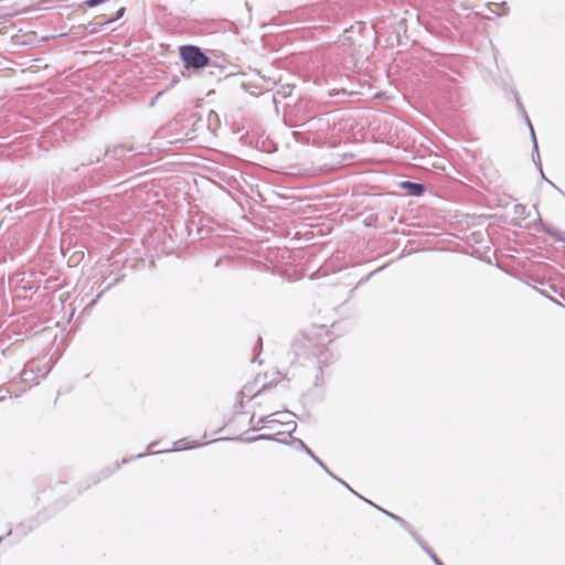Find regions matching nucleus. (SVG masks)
I'll return each instance as SVG.
<instances>
[{"instance_id":"8","label":"nucleus","mask_w":565,"mask_h":565,"mask_svg":"<svg viewBox=\"0 0 565 565\" xmlns=\"http://www.w3.org/2000/svg\"><path fill=\"white\" fill-rule=\"evenodd\" d=\"M257 393L255 392V387L252 384L245 385L238 393H237V402L236 407L243 408L245 401L252 399Z\"/></svg>"},{"instance_id":"37","label":"nucleus","mask_w":565,"mask_h":565,"mask_svg":"<svg viewBox=\"0 0 565 565\" xmlns=\"http://www.w3.org/2000/svg\"><path fill=\"white\" fill-rule=\"evenodd\" d=\"M134 458H128V459H124L121 463H128L129 461H131Z\"/></svg>"},{"instance_id":"2","label":"nucleus","mask_w":565,"mask_h":565,"mask_svg":"<svg viewBox=\"0 0 565 565\" xmlns=\"http://www.w3.org/2000/svg\"><path fill=\"white\" fill-rule=\"evenodd\" d=\"M179 53L186 68L201 70L210 64V57L196 45H182Z\"/></svg>"},{"instance_id":"24","label":"nucleus","mask_w":565,"mask_h":565,"mask_svg":"<svg viewBox=\"0 0 565 565\" xmlns=\"http://www.w3.org/2000/svg\"><path fill=\"white\" fill-rule=\"evenodd\" d=\"M411 535L415 539V541L419 544H422L424 541L419 535L416 534V532L411 527V531H408Z\"/></svg>"},{"instance_id":"11","label":"nucleus","mask_w":565,"mask_h":565,"mask_svg":"<svg viewBox=\"0 0 565 565\" xmlns=\"http://www.w3.org/2000/svg\"><path fill=\"white\" fill-rule=\"evenodd\" d=\"M401 188L407 190L408 193L414 196H420L425 191L424 184L412 181L402 182Z\"/></svg>"},{"instance_id":"4","label":"nucleus","mask_w":565,"mask_h":565,"mask_svg":"<svg viewBox=\"0 0 565 565\" xmlns=\"http://www.w3.org/2000/svg\"><path fill=\"white\" fill-rule=\"evenodd\" d=\"M329 116V114H323L319 117H312L309 120L300 124L298 127L306 128L311 136L312 142H316L328 134L331 127Z\"/></svg>"},{"instance_id":"31","label":"nucleus","mask_w":565,"mask_h":565,"mask_svg":"<svg viewBox=\"0 0 565 565\" xmlns=\"http://www.w3.org/2000/svg\"><path fill=\"white\" fill-rule=\"evenodd\" d=\"M103 291H100L96 298H99L102 296ZM97 299H93L92 302L88 305V307H93L96 303Z\"/></svg>"},{"instance_id":"14","label":"nucleus","mask_w":565,"mask_h":565,"mask_svg":"<svg viewBox=\"0 0 565 565\" xmlns=\"http://www.w3.org/2000/svg\"><path fill=\"white\" fill-rule=\"evenodd\" d=\"M294 139L300 143H309L312 141L310 134L306 128L292 132Z\"/></svg>"},{"instance_id":"29","label":"nucleus","mask_w":565,"mask_h":565,"mask_svg":"<svg viewBox=\"0 0 565 565\" xmlns=\"http://www.w3.org/2000/svg\"><path fill=\"white\" fill-rule=\"evenodd\" d=\"M428 556L433 559V562H434L435 564H437V562H440V559L438 558V556L436 555V553H435V552H433V553H431L430 555H428Z\"/></svg>"},{"instance_id":"23","label":"nucleus","mask_w":565,"mask_h":565,"mask_svg":"<svg viewBox=\"0 0 565 565\" xmlns=\"http://www.w3.org/2000/svg\"><path fill=\"white\" fill-rule=\"evenodd\" d=\"M324 471H328V467L323 463V461L317 457L315 454L310 456Z\"/></svg>"},{"instance_id":"9","label":"nucleus","mask_w":565,"mask_h":565,"mask_svg":"<svg viewBox=\"0 0 565 565\" xmlns=\"http://www.w3.org/2000/svg\"><path fill=\"white\" fill-rule=\"evenodd\" d=\"M131 149H126L124 146L121 145H118V146H115L113 148H108L106 151H105V159L106 160H116V161H120V160H124L125 156H126V152L127 151H130Z\"/></svg>"},{"instance_id":"3","label":"nucleus","mask_w":565,"mask_h":565,"mask_svg":"<svg viewBox=\"0 0 565 565\" xmlns=\"http://www.w3.org/2000/svg\"><path fill=\"white\" fill-rule=\"evenodd\" d=\"M50 371L51 367L46 363L40 365L36 361H29L18 375L20 381L24 383L28 388H31L33 385L39 384L41 380L45 379Z\"/></svg>"},{"instance_id":"30","label":"nucleus","mask_w":565,"mask_h":565,"mask_svg":"<svg viewBox=\"0 0 565 565\" xmlns=\"http://www.w3.org/2000/svg\"><path fill=\"white\" fill-rule=\"evenodd\" d=\"M339 482L343 484L345 488H348L350 491L354 492V490L345 481L340 479Z\"/></svg>"},{"instance_id":"19","label":"nucleus","mask_w":565,"mask_h":565,"mask_svg":"<svg viewBox=\"0 0 565 565\" xmlns=\"http://www.w3.org/2000/svg\"><path fill=\"white\" fill-rule=\"evenodd\" d=\"M292 444L298 450L305 451L308 456H313V451L301 439L294 438Z\"/></svg>"},{"instance_id":"21","label":"nucleus","mask_w":565,"mask_h":565,"mask_svg":"<svg viewBox=\"0 0 565 565\" xmlns=\"http://www.w3.org/2000/svg\"><path fill=\"white\" fill-rule=\"evenodd\" d=\"M353 94H355L354 90H349L347 88L332 89V90L329 92L330 96H340V95H342V96H351Z\"/></svg>"},{"instance_id":"15","label":"nucleus","mask_w":565,"mask_h":565,"mask_svg":"<svg viewBox=\"0 0 565 565\" xmlns=\"http://www.w3.org/2000/svg\"><path fill=\"white\" fill-rule=\"evenodd\" d=\"M545 233L556 242L565 243V233L559 228L550 226L545 228Z\"/></svg>"},{"instance_id":"28","label":"nucleus","mask_w":565,"mask_h":565,"mask_svg":"<svg viewBox=\"0 0 565 565\" xmlns=\"http://www.w3.org/2000/svg\"><path fill=\"white\" fill-rule=\"evenodd\" d=\"M9 393L8 388H0V401L4 399L7 394Z\"/></svg>"},{"instance_id":"33","label":"nucleus","mask_w":565,"mask_h":565,"mask_svg":"<svg viewBox=\"0 0 565 565\" xmlns=\"http://www.w3.org/2000/svg\"><path fill=\"white\" fill-rule=\"evenodd\" d=\"M330 477H332L333 479H335L337 481L340 480V478H338L337 476H334V473H332L329 469L328 471H326Z\"/></svg>"},{"instance_id":"25","label":"nucleus","mask_w":565,"mask_h":565,"mask_svg":"<svg viewBox=\"0 0 565 565\" xmlns=\"http://www.w3.org/2000/svg\"><path fill=\"white\" fill-rule=\"evenodd\" d=\"M419 546L423 548V551L427 554V555H430L434 551L425 543L423 542L422 544H419Z\"/></svg>"},{"instance_id":"17","label":"nucleus","mask_w":565,"mask_h":565,"mask_svg":"<svg viewBox=\"0 0 565 565\" xmlns=\"http://www.w3.org/2000/svg\"><path fill=\"white\" fill-rule=\"evenodd\" d=\"M376 509L381 510L384 514H386L387 516H390L391 519H393L394 521H396L398 524H401L406 531H411V525L408 522H406L404 519H402L401 516L394 514V513H391L380 507H376Z\"/></svg>"},{"instance_id":"18","label":"nucleus","mask_w":565,"mask_h":565,"mask_svg":"<svg viewBox=\"0 0 565 565\" xmlns=\"http://www.w3.org/2000/svg\"><path fill=\"white\" fill-rule=\"evenodd\" d=\"M200 445H201L200 443H195V444L191 445V444L186 443L184 439H181V440H178L174 443L173 450L191 449V448L199 447Z\"/></svg>"},{"instance_id":"35","label":"nucleus","mask_w":565,"mask_h":565,"mask_svg":"<svg viewBox=\"0 0 565 565\" xmlns=\"http://www.w3.org/2000/svg\"><path fill=\"white\" fill-rule=\"evenodd\" d=\"M353 493H354V495L360 497V498L362 499V497L360 495V493H358V492H355V491H354ZM363 500H364V498H363ZM365 501H366V502H369L370 504L374 505L375 508L377 507V505H375L374 503H372L371 501H369V500H366V499H365Z\"/></svg>"},{"instance_id":"16","label":"nucleus","mask_w":565,"mask_h":565,"mask_svg":"<svg viewBox=\"0 0 565 565\" xmlns=\"http://www.w3.org/2000/svg\"><path fill=\"white\" fill-rule=\"evenodd\" d=\"M125 10H126V9H125L124 7H121V8H119V9L117 10V12H116L115 17H113V18H110V19H108V20H105V21H103V22H97V23L95 24V26H94L93 31H98L100 26H104V25H106V24H108V23H111V22H114V21H116V20L120 19V18L124 15Z\"/></svg>"},{"instance_id":"7","label":"nucleus","mask_w":565,"mask_h":565,"mask_svg":"<svg viewBox=\"0 0 565 565\" xmlns=\"http://www.w3.org/2000/svg\"><path fill=\"white\" fill-rule=\"evenodd\" d=\"M279 415V413H274L267 416H262L256 418L255 415L250 417L249 424L252 425L253 429L259 430L264 429L263 425L265 424H275L278 420L276 419V416Z\"/></svg>"},{"instance_id":"1","label":"nucleus","mask_w":565,"mask_h":565,"mask_svg":"<svg viewBox=\"0 0 565 565\" xmlns=\"http://www.w3.org/2000/svg\"><path fill=\"white\" fill-rule=\"evenodd\" d=\"M177 137L169 140V143L174 145L177 148L194 147L199 142V138L207 129L205 120L196 114L177 119L174 124Z\"/></svg>"},{"instance_id":"38","label":"nucleus","mask_w":565,"mask_h":565,"mask_svg":"<svg viewBox=\"0 0 565 565\" xmlns=\"http://www.w3.org/2000/svg\"><path fill=\"white\" fill-rule=\"evenodd\" d=\"M435 565H444V563L440 561V562H437V564Z\"/></svg>"},{"instance_id":"26","label":"nucleus","mask_w":565,"mask_h":565,"mask_svg":"<svg viewBox=\"0 0 565 565\" xmlns=\"http://www.w3.org/2000/svg\"><path fill=\"white\" fill-rule=\"evenodd\" d=\"M419 546L423 548V551L427 554V555H430L434 551L425 543L423 542L422 544H419Z\"/></svg>"},{"instance_id":"20","label":"nucleus","mask_w":565,"mask_h":565,"mask_svg":"<svg viewBox=\"0 0 565 565\" xmlns=\"http://www.w3.org/2000/svg\"><path fill=\"white\" fill-rule=\"evenodd\" d=\"M493 6H495V8L498 10H493V9H490L492 12L499 14V15H504V14H508L509 11H510V8L508 6L507 2H501V3H492Z\"/></svg>"},{"instance_id":"6","label":"nucleus","mask_w":565,"mask_h":565,"mask_svg":"<svg viewBox=\"0 0 565 565\" xmlns=\"http://www.w3.org/2000/svg\"><path fill=\"white\" fill-rule=\"evenodd\" d=\"M516 98V105H518V108L519 110L522 113V116L524 118V120L526 121L530 130H531V136H532V140H533V145H534V152L536 153V159L533 158L534 162L537 164L541 173H543V170H542V164H541V158H540V153H539V146H537V141H536V137H535V132H534V129H533V126L531 124V120L522 105V103L520 102L518 95L515 96ZM544 177V174H542Z\"/></svg>"},{"instance_id":"22","label":"nucleus","mask_w":565,"mask_h":565,"mask_svg":"<svg viewBox=\"0 0 565 565\" xmlns=\"http://www.w3.org/2000/svg\"><path fill=\"white\" fill-rule=\"evenodd\" d=\"M324 471H328V467L323 463V461L317 457L315 454L310 456Z\"/></svg>"},{"instance_id":"10","label":"nucleus","mask_w":565,"mask_h":565,"mask_svg":"<svg viewBox=\"0 0 565 565\" xmlns=\"http://www.w3.org/2000/svg\"><path fill=\"white\" fill-rule=\"evenodd\" d=\"M36 526L34 521H26L19 523L14 530H11L9 532V535L15 534L19 537L25 536L28 533H30L34 527Z\"/></svg>"},{"instance_id":"32","label":"nucleus","mask_w":565,"mask_h":565,"mask_svg":"<svg viewBox=\"0 0 565 565\" xmlns=\"http://www.w3.org/2000/svg\"><path fill=\"white\" fill-rule=\"evenodd\" d=\"M330 477H332L333 479H335L337 481L340 480V478H338L337 476H334V473H332L329 469L328 471H326Z\"/></svg>"},{"instance_id":"27","label":"nucleus","mask_w":565,"mask_h":565,"mask_svg":"<svg viewBox=\"0 0 565 565\" xmlns=\"http://www.w3.org/2000/svg\"><path fill=\"white\" fill-rule=\"evenodd\" d=\"M419 546L423 548V551L427 554V555H430L434 551L425 543L423 542L422 544H419Z\"/></svg>"},{"instance_id":"12","label":"nucleus","mask_w":565,"mask_h":565,"mask_svg":"<svg viewBox=\"0 0 565 565\" xmlns=\"http://www.w3.org/2000/svg\"><path fill=\"white\" fill-rule=\"evenodd\" d=\"M349 31L345 30L344 33L339 38V46L343 49V52H347L350 50V54L353 55L355 52L354 41L350 34H348Z\"/></svg>"},{"instance_id":"13","label":"nucleus","mask_w":565,"mask_h":565,"mask_svg":"<svg viewBox=\"0 0 565 565\" xmlns=\"http://www.w3.org/2000/svg\"><path fill=\"white\" fill-rule=\"evenodd\" d=\"M317 358V363H318V367H319V373L316 375V382H315V385L316 386H319L323 383L322 381V366H321V363H327V361L329 360L330 358V354L328 351H320L319 355L316 356Z\"/></svg>"},{"instance_id":"36","label":"nucleus","mask_w":565,"mask_h":565,"mask_svg":"<svg viewBox=\"0 0 565 565\" xmlns=\"http://www.w3.org/2000/svg\"><path fill=\"white\" fill-rule=\"evenodd\" d=\"M149 454H150L149 451H146V452H143V454H139V455H137L135 458H142V457H145V456H147V455H149Z\"/></svg>"},{"instance_id":"5","label":"nucleus","mask_w":565,"mask_h":565,"mask_svg":"<svg viewBox=\"0 0 565 565\" xmlns=\"http://www.w3.org/2000/svg\"><path fill=\"white\" fill-rule=\"evenodd\" d=\"M278 422L275 424H265L263 425L264 429H275L276 426H284V431H277L275 434H262L256 437L248 438V441H257V440H277L279 443H287L286 435L290 436V434L296 429L297 424L294 420L288 422H281L280 419L276 418Z\"/></svg>"},{"instance_id":"34","label":"nucleus","mask_w":565,"mask_h":565,"mask_svg":"<svg viewBox=\"0 0 565 565\" xmlns=\"http://www.w3.org/2000/svg\"><path fill=\"white\" fill-rule=\"evenodd\" d=\"M353 493H354V495L360 497V498L362 499V497L360 495V493H358V492H355V491H354ZM363 500H364V498H363ZM365 501H366V502H369L370 504L374 505L375 508L377 507V505H375L374 503H372L371 501H369V500H366V499H365Z\"/></svg>"}]
</instances>
